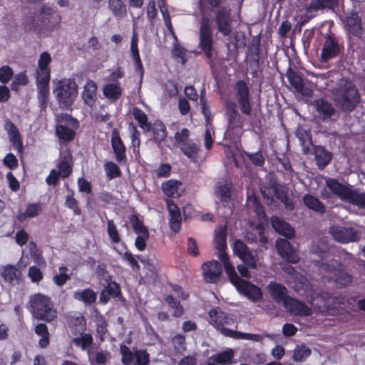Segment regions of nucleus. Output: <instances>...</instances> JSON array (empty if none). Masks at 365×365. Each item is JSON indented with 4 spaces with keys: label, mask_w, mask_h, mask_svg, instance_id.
Returning a JSON list of instances; mask_svg holds the SVG:
<instances>
[{
    "label": "nucleus",
    "mask_w": 365,
    "mask_h": 365,
    "mask_svg": "<svg viewBox=\"0 0 365 365\" xmlns=\"http://www.w3.org/2000/svg\"><path fill=\"white\" fill-rule=\"evenodd\" d=\"M166 302L173 309V315L175 317H179L182 314L183 309L182 306L180 305L179 302L173 296L167 297Z\"/></svg>",
    "instance_id": "obj_60"
},
{
    "label": "nucleus",
    "mask_w": 365,
    "mask_h": 365,
    "mask_svg": "<svg viewBox=\"0 0 365 365\" xmlns=\"http://www.w3.org/2000/svg\"><path fill=\"white\" fill-rule=\"evenodd\" d=\"M2 277L9 283H18L21 277V272L14 266L7 265L4 267L1 273Z\"/></svg>",
    "instance_id": "obj_36"
},
{
    "label": "nucleus",
    "mask_w": 365,
    "mask_h": 365,
    "mask_svg": "<svg viewBox=\"0 0 365 365\" xmlns=\"http://www.w3.org/2000/svg\"><path fill=\"white\" fill-rule=\"evenodd\" d=\"M209 322L210 324L219 329L223 335L226 336H234V331L225 327L226 325L234 324V319L220 309L214 308L209 312Z\"/></svg>",
    "instance_id": "obj_12"
},
{
    "label": "nucleus",
    "mask_w": 365,
    "mask_h": 365,
    "mask_svg": "<svg viewBox=\"0 0 365 365\" xmlns=\"http://www.w3.org/2000/svg\"><path fill=\"white\" fill-rule=\"evenodd\" d=\"M296 135L301 143L303 153L305 154L310 153L313 145L309 131L302 127H299L296 130Z\"/></svg>",
    "instance_id": "obj_32"
},
{
    "label": "nucleus",
    "mask_w": 365,
    "mask_h": 365,
    "mask_svg": "<svg viewBox=\"0 0 365 365\" xmlns=\"http://www.w3.org/2000/svg\"><path fill=\"white\" fill-rule=\"evenodd\" d=\"M167 207L169 212V222L170 229L178 232L180 229L182 216L178 206L170 200H166Z\"/></svg>",
    "instance_id": "obj_24"
},
{
    "label": "nucleus",
    "mask_w": 365,
    "mask_h": 365,
    "mask_svg": "<svg viewBox=\"0 0 365 365\" xmlns=\"http://www.w3.org/2000/svg\"><path fill=\"white\" fill-rule=\"evenodd\" d=\"M214 244L215 248L218 250L217 256L223 264L224 268L225 269V264H227V263L230 265H232L227 253L225 252V250L227 247L225 225H220L215 229Z\"/></svg>",
    "instance_id": "obj_17"
},
{
    "label": "nucleus",
    "mask_w": 365,
    "mask_h": 365,
    "mask_svg": "<svg viewBox=\"0 0 365 365\" xmlns=\"http://www.w3.org/2000/svg\"><path fill=\"white\" fill-rule=\"evenodd\" d=\"M41 205L38 203H31L27 205L24 212L19 211L17 219L24 221L26 218H31L38 216L41 212Z\"/></svg>",
    "instance_id": "obj_41"
},
{
    "label": "nucleus",
    "mask_w": 365,
    "mask_h": 365,
    "mask_svg": "<svg viewBox=\"0 0 365 365\" xmlns=\"http://www.w3.org/2000/svg\"><path fill=\"white\" fill-rule=\"evenodd\" d=\"M120 353L122 355L121 361L123 364L128 365L134 359V354H133L130 349L125 345L120 346Z\"/></svg>",
    "instance_id": "obj_57"
},
{
    "label": "nucleus",
    "mask_w": 365,
    "mask_h": 365,
    "mask_svg": "<svg viewBox=\"0 0 365 365\" xmlns=\"http://www.w3.org/2000/svg\"><path fill=\"white\" fill-rule=\"evenodd\" d=\"M181 183L179 181L170 180L163 183L162 190L168 197H178L180 194Z\"/></svg>",
    "instance_id": "obj_39"
},
{
    "label": "nucleus",
    "mask_w": 365,
    "mask_h": 365,
    "mask_svg": "<svg viewBox=\"0 0 365 365\" xmlns=\"http://www.w3.org/2000/svg\"><path fill=\"white\" fill-rule=\"evenodd\" d=\"M180 148L183 153L190 159L192 161L196 160L198 153V146L195 143L189 141L187 143L181 145Z\"/></svg>",
    "instance_id": "obj_49"
},
{
    "label": "nucleus",
    "mask_w": 365,
    "mask_h": 365,
    "mask_svg": "<svg viewBox=\"0 0 365 365\" xmlns=\"http://www.w3.org/2000/svg\"><path fill=\"white\" fill-rule=\"evenodd\" d=\"M55 87L53 93L61 103L67 106L71 104L78 94V86L74 80L63 78L53 81Z\"/></svg>",
    "instance_id": "obj_10"
},
{
    "label": "nucleus",
    "mask_w": 365,
    "mask_h": 365,
    "mask_svg": "<svg viewBox=\"0 0 365 365\" xmlns=\"http://www.w3.org/2000/svg\"><path fill=\"white\" fill-rule=\"evenodd\" d=\"M96 297V293L91 289L77 290L73 294L75 299L83 302L86 305L94 303Z\"/></svg>",
    "instance_id": "obj_38"
},
{
    "label": "nucleus",
    "mask_w": 365,
    "mask_h": 365,
    "mask_svg": "<svg viewBox=\"0 0 365 365\" xmlns=\"http://www.w3.org/2000/svg\"><path fill=\"white\" fill-rule=\"evenodd\" d=\"M134 365H145L149 361V355L144 351H136L134 354Z\"/></svg>",
    "instance_id": "obj_61"
},
{
    "label": "nucleus",
    "mask_w": 365,
    "mask_h": 365,
    "mask_svg": "<svg viewBox=\"0 0 365 365\" xmlns=\"http://www.w3.org/2000/svg\"><path fill=\"white\" fill-rule=\"evenodd\" d=\"M5 128L9 134L10 141L19 151H21L22 150V143L18 128L9 120L6 121Z\"/></svg>",
    "instance_id": "obj_35"
},
{
    "label": "nucleus",
    "mask_w": 365,
    "mask_h": 365,
    "mask_svg": "<svg viewBox=\"0 0 365 365\" xmlns=\"http://www.w3.org/2000/svg\"><path fill=\"white\" fill-rule=\"evenodd\" d=\"M68 269L65 266L59 267V273L53 276V282L58 286L63 285L67 280L69 279V276L66 273Z\"/></svg>",
    "instance_id": "obj_54"
},
{
    "label": "nucleus",
    "mask_w": 365,
    "mask_h": 365,
    "mask_svg": "<svg viewBox=\"0 0 365 365\" xmlns=\"http://www.w3.org/2000/svg\"><path fill=\"white\" fill-rule=\"evenodd\" d=\"M304 203L309 208L318 212L319 213H324L325 212V208L322 202L315 197L306 195L303 197Z\"/></svg>",
    "instance_id": "obj_46"
},
{
    "label": "nucleus",
    "mask_w": 365,
    "mask_h": 365,
    "mask_svg": "<svg viewBox=\"0 0 365 365\" xmlns=\"http://www.w3.org/2000/svg\"><path fill=\"white\" fill-rule=\"evenodd\" d=\"M189 135L190 132L187 128H183L180 131L176 132L175 133V140L177 145L180 147L181 145L189 142Z\"/></svg>",
    "instance_id": "obj_56"
},
{
    "label": "nucleus",
    "mask_w": 365,
    "mask_h": 365,
    "mask_svg": "<svg viewBox=\"0 0 365 365\" xmlns=\"http://www.w3.org/2000/svg\"><path fill=\"white\" fill-rule=\"evenodd\" d=\"M95 322L98 333L103 336L107 331V324L105 319L101 315L96 314Z\"/></svg>",
    "instance_id": "obj_64"
},
{
    "label": "nucleus",
    "mask_w": 365,
    "mask_h": 365,
    "mask_svg": "<svg viewBox=\"0 0 365 365\" xmlns=\"http://www.w3.org/2000/svg\"><path fill=\"white\" fill-rule=\"evenodd\" d=\"M267 289L271 297L278 303H282L292 314L299 316H310L311 308L304 303L287 297L286 288L280 284L270 283Z\"/></svg>",
    "instance_id": "obj_4"
},
{
    "label": "nucleus",
    "mask_w": 365,
    "mask_h": 365,
    "mask_svg": "<svg viewBox=\"0 0 365 365\" xmlns=\"http://www.w3.org/2000/svg\"><path fill=\"white\" fill-rule=\"evenodd\" d=\"M29 303L31 312L36 319L51 322L56 317V311L49 297L36 294L31 297Z\"/></svg>",
    "instance_id": "obj_8"
},
{
    "label": "nucleus",
    "mask_w": 365,
    "mask_h": 365,
    "mask_svg": "<svg viewBox=\"0 0 365 365\" xmlns=\"http://www.w3.org/2000/svg\"><path fill=\"white\" fill-rule=\"evenodd\" d=\"M51 62L50 53L43 52L38 58V66L35 72V78L38 91V101L41 108L46 106L49 96V81L51 70L49 64Z\"/></svg>",
    "instance_id": "obj_3"
},
{
    "label": "nucleus",
    "mask_w": 365,
    "mask_h": 365,
    "mask_svg": "<svg viewBox=\"0 0 365 365\" xmlns=\"http://www.w3.org/2000/svg\"><path fill=\"white\" fill-rule=\"evenodd\" d=\"M72 342L82 350H86L91 345L93 338L89 334H81V336L73 339Z\"/></svg>",
    "instance_id": "obj_50"
},
{
    "label": "nucleus",
    "mask_w": 365,
    "mask_h": 365,
    "mask_svg": "<svg viewBox=\"0 0 365 365\" xmlns=\"http://www.w3.org/2000/svg\"><path fill=\"white\" fill-rule=\"evenodd\" d=\"M225 272L230 282L235 287L237 290L242 293L247 299L255 302L262 298L261 289L255 284L241 279L236 272L233 265H230L227 263L225 264Z\"/></svg>",
    "instance_id": "obj_6"
},
{
    "label": "nucleus",
    "mask_w": 365,
    "mask_h": 365,
    "mask_svg": "<svg viewBox=\"0 0 365 365\" xmlns=\"http://www.w3.org/2000/svg\"><path fill=\"white\" fill-rule=\"evenodd\" d=\"M262 192L264 197H267V200H270L271 202H273L276 198L282 202L287 209L292 210L294 208V205L292 200L287 197V194L282 187H272L264 188L262 190Z\"/></svg>",
    "instance_id": "obj_19"
},
{
    "label": "nucleus",
    "mask_w": 365,
    "mask_h": 365,
    "mask_svg": "<svg viewBox=\"0 0 365 365\" xmlns=\"http://www.w3.org/2000/svg\"><path fill=\"white\" fill-rule=\"evenodd\" d=\"M337 4V0H312L309 6L307 11L310 12L314 10L322 9L324 8L332 9Z\"/></svg>",
    "instance_id": "obj_47"
},
{
    "label": "nucleus",
    "mask_w": 365,
    "mask_h": 365,
    "mask_svg": "<svg viewBox=\"0 0 365 365\" xmlns=\"http://www.w3.org/2000/svg\"><path fill=\"white\" fill-rule=\"evenodd\" d=\"M96 90L97 86L96 83L91 80L87 81L82 93L83 98L87 105L91 106L95 103L96 99Z\"/></svg>",
    "instance_id": "obj_34"
},
{
    "label": "nucleus",
    "mask_w": 365,
    "mask_h": 365,
    "mask_svg": "<svg viewBox=\"0 0 365 365\" xmlns=\"http://www.w3.org/2000/svg\"><path fill=\"white\" fill-rule=\"evenodd\" d=\"M311 349L304 344H298L293 350L292 359L296 362L306 360L311 354Z\"/></svg>",
    "instance_id": "obj_43"
},
{
    "label": "nucleus",
    "mask_w": 365,
    "mask_h": 365,
    "mask_svg": "<svg viewBox=\"0 0 365 365\" xmlns=\"http://www.w3.org/2000/svg\"><path fill=\"white\" fill-rule=\"evenodd\" d=\"M13 71L8 66H4L0 68V82L2 83H8L13 76Z\"/></svg>",
    "instance_id": "obj_62"
},
{
    "label": "nucleus",
    "mask_w": 365,
    "mask_h": 365,
    "mask_svg": "<svg viewBox=\"0 0 365 365\" xmlns=\"http://www.w3.org/2000/svg\"><path fill=\"white\" fill-rule=\"evenodd\" d=\"M204 279L208 283H215L220 277L222 267L220 264L215 260L204 263L202 265Z\"/></svg>",
    "instance_id": "obj_20"
},
{
    "label": "nucleus",
    "mask_w": 365,
    "mask_h": 365,
    "mask_svg": "<svg viewBox=\"0 0 365 365\" xmlns=\"http://www.w3.org/2000/svg\"><path fill=\"white\" fill-rule=\"evenodd\" d=\"M249 197L250 203H251V202L253 203V205H254L255 210V212H256L257 217L259 220V222L255 227V230L258 233V235L259 236L260 241L262 243H265L267 242V239L264 236H262V230H263L262 223H263V221H264V217H265L263 207L255 198L252 199L250 197Z\"/></svg>",
    "instance_id": "obj_29"
},
{
    "label": "nucleus",
    "mask_w": 365,
    "mask_h": 365,
    "mask_svg": "<svg viewBox=\"0 0 365 365\" xmlns=\"http://www.w3.org/2000/svg\"><path fill=\"white\" fill-rule=\"evenodd\" d=\"M108 7L117 18L122 19L126 16V6L122 0H108Z\"/></svg>",
    "instance_id": "obj_42"
},
{
    "label": "nucleus",
    "mask_w": 365,
    "mask_h": 365,
    "mask_svg": "<svg viewBox=\"0 0 365 365\" xmlns=\"http://www.w3.org/2000/svg\"><path fill=\"white\" fill-rule=\"evenodd\" d=\"M234 253L247 265L256 268L257 263V253L250 250L245 244L240 240H235L232 246Z\"/></svg>",
    "instance_id": "obj_15"
},
{
    "label": "nucleus",
    "mask_w": 365,
    "mask_h": 365,
    "mask_svg": "<svg viewBox=\"0 0 365 365\" xmlns=\"http://www.w3.org/2000/svg\"><path fill=\"white\" fill-rule=\"evenodd\" d=\"M287 78L290 84L294 87L295 91L306 97H311L312 90L310 88L305 87L303 84L302 79L296 72L290 70L287 72Z\"/></svg>",
    "instance_id": "obj_25"
},
{
    "label": "nucleus",
    "mask_w": 365,
    "mask_h": 365,
    "mask_svg": "<svg viewBox=\"0 0 365 365\" xmlns=\"http://www.w3.org/2000/svg\"><path fill=\"white\" fill-rule=\"evenodd\" d=\"M68 324L71 332L75 334H81L86 329V320L83 316L78 312L71 313L68 317Z\"/></svg>",
    "instance_id": "obj_26"
},
{
    "label": "nucleus",
    "mask_w": 365,
    "mask_h": 365,
    "mask_svg": "<svg viewBox=\"0 0 365 365\" xmlns=\"http://www.w3.org/2000/svg\"><path fill=\"white\" fill-rule=\"evenodd\" d=\"M276 248L279 255L291 263H297L299 257L297 252L293 249L290 243L284 239H278L276 241Z\"/></svg>",
    "instance_id": "obj_21"
},
{
    "label": "nucleus",
    "mask_w": 365,
    "mask_h": 365,
    "mask_svg": "<svg viewBox=\"0 0 365 365\" xmlns=\"http://www.w3.org/2000/svg\"><path fill=\"white\" fill-rule=\"evenodd\" d=\"M134 118L138 122L140 127L145 131L150 130L151 125L148 122L146 114L138 108H134L132 110Z\"/></svg>",
    "instance_id": "obj_48"
},
{
    "label": "nucleus",
    "mask_w": 365,
    "mask_h": 365,
    "mask_svg": "<svg viewBox=\"0 0 365 365\" xmlns=\"http://www.w3.org/2000/svg\"><path fill=\"white\" fill-rule=\"evenodd\" d=\"M326 185L331 192L337 195L341 200L355 205L359 207L365 208V193L352 190L334 179L327 180Z\"/></svg>",
    "instance_id": "obj_9"
},
{
    "label": "nucleus",
    "mask_w": 365,
    "mask_h": 365,
    "mask_svg": "<svg viewBox=\"0 0 365 365\" xmlns=\"http://www.w3.org/2000/svg\"><path fill=\"white\" fill-rule=\"evenodd\" d=\"M232 357L233 351L232 349H227L222 353L212 356L210 360L217 362L220 365H224L229 363Z\"/></svg>",
    "instance_id": "obj_51"
},
{
    "label": "nucleus",
    "mask_w": 365,
    "mask_h": 365,
    "mask_svg": "<svg viewBox=\"0 0 365 365\" xmlns=\"http://www.w3.org/2000/svg\"><path fill=\"white\" fill-rule=\"evenodd\" d=\"M339 46L330 36L325 38L320 56L321 61L326 62L337 56L339 53Z\"/></svg>",
    "instance_id": "obj_23"
},
{
    "label": "nucleus",
    "mask_w": 365,
    "mask_h": 365,
    "mask_svg": "<svg viewBox=\"0 0 365 365\" xmlns=\"http://www.w3.org/2000/svg\"><path fill=\"white\" fill-rule=\"evenodd\" d=\"M312 257L314 265L317 267L319 274L329 279H333L337 283L345 286L351 282V277L341 272V264L337 260H329L327 254V247L322 242V246L313 245L311 250Z\"/></svg>",
    "instance_id": "obj_2"
},
{
    "label": "nucleus",
    "mask_w": 365,
    "mask_h": 365,
    "mask_svg": "<svg viewBox=\"0 0 365 365\" xmlns=\"http://www.w3.org/2000/svg\"><path fill=\"white\" fill-rule=\"evenodd\" d=\"M103 93L107 98L117 100L122 94V89L118 84L108 83L103 87Z\"/></svg>",
    "instance_id": "obj_45"
},
{
    "label": "nucleus",
    "mask_w": 365,
    "mask_h": 365,
    "mask_svg": "<svg viewBox=\"0 0 365 365\" xmlns=\"http://www.w3.org/2000/svg\"><path fill=\"white\" fill-rule=\"evenodd\" d=\"M103 276L106 282L108 284L106 292L112 297H117L120 294V289L119 285L115 282H109L110 277L106 272H103Z\"/></svg>",
    "instance_id": "obj_52"
},
{
    "label": "nucleus",
    "mask_w": 365,
    "mask_h": 365,
    "mask_svg": "<svg viewBox=\"0 0 365 365\" xmlns=\"http://www.w3.org/2000/svg\"><path fill=\"white\" fill-rule=\"evenodd\" d=\"M346 28L349 33L355 36L361 34V23L357 14H351L346 18Z\"/></svg>",
    "instance_id": "obj_44"
},
{
    "label": "nucleus",
    "mask_w": 365,
    "mask_h": 365,
    "mask_svg": "<svg viewBox=\"0 0 365 365\" xmlns=\"http://www.w3.org/2000/svg\"><path fill=\"white\" fill-rule=\"evenodd\" d=\"M107 232L113 243L117 244L120 241L117 227L112 220H108L107 222Z\"/></svg>",
    "instance_id": "obj_53"
},
{
    "label": "nucleus",
    "mask_w": 365,
    "mask_h": 365,
    "mask_svg": "<svg viewBox=\"0 0 365 365\" xmlns=\"http://www.w3.org/2000/svg\"><path fill=\"white\" fill-rule=\"evenodd\" d=\"M314 153L317 164L320 169H323L331 159V153L323 147L314 148Z\"/></svg>",
    "instance_id": "obj_37"
},
{
    "label": "nucleus",
    "mask_w": 365,
    "mask_h": 365,
    "mask_svg": "<svg viewBox=\"0 0 365 365\" xmlns=\"http://www.w3.org/2000/svg\"><path fill=\"white\" fill-rule=\"evenodd\" d=\"M212 6L219 5L218 9L215 12V22L217 24V30L222 35H229L232 31L231 20H230V4L223 2L220 3V0H208Z\"/></svg>",
    "instance_id": "obj_11"
},
{
    "label": "nucleus",
    "mask_w": 365,
    "mask_h": 365,
    "mask_svg": "<svg viewBox=\"0 0 365 365\" xmlns=\"http://www.w3.org/2000/svg\"><path fill=\"white\" fill-rule=\"evenodd\" d=\"M232 185L228 181L220 182L215 188V196L222 203H227L231 199Z\"/></svg>",
    "instance_id": "obj_33"
},
{
    "label": "nucleus",
    "mask_w": 365,
    "mask_h": 365,
    "mask_svg": "<svg viewBox=\"0 0 365 365\" xmlns=\"http://www.w3.org/2000/svg\"><path fill=\"white\" fill-rule=\"evenodd\" d=\"M58 123L56 133L59 139L64 141L72 140L74 138L75 130L78 127L77 121L67 115H62L58 116Z\"/></svg>",
    "instance_id": "obj_13"
},
{
    "label": "nucleus",
    "mask_w": 365,
    "mask_h": 365,
    "mask_svg": "<svg viewBox=\"0 0 365 365\" xmlns=\"http://www.w3.org/2000/svg\"><path fill=\"white\" fill-rule=\"evenodd\" d=\"M284 273L290 276L288 282L293 284V288L299 294L309 297L310 304L318 312L338 309L335 303V298L331 297L327 292L319 293L314 290L307 282L305 277L297 273L293 267L286 265L283 267Z\"/></svg>",
    "instance_id": "obj_1"
},
{
    "label": "nucleus",
    "mask_w": 365,
    "mask_h": 365,
    "mask_svg": "<svg viewBox=\"0 0 365 365\" xmlns=\"http://www.w3.org/2000/svg\"><path fill=\"white\" fill-rule=\"evenodd\" d=\"M106 175L110 179H113L120 175L119 168L113 162H108L104 165Z\"/></svg>",
    "instance_id": "obj_55"
},
{
    "label": "nucleus",
    "mask_w": 365,
    "mask_h": 365,
    "mask_svg": "<svg viewBox=\"0 0 365 365\" xmlns=\"http://www.w3.org/2000/svg\"><path fill=\"white\" fill-rule=\"evenodd\" d=\"M55 13L54 10L49 6H43L40 12L38 20H41L42 26L46 27L48 30L53 31L56 28H58L61 21V16L58 15L56 17V23L52 24L48 19V17L53 15Z\"/></svg>",
    "instance_id": "obj_27"
},
{
    "label": "nucleus",
    "mask_w": 365,
    "mask_h": 365,
    "mask_svg": "<svg viewBox=\"0 0 365 365\" xmlns=\"http://www.w3.org/2000/svg\"><path fill=\"white\" fill-rule=\"evenodd\" d=\"M199 2L201 10L199 48L203 51L207 58L210 59L213 55V38L211 21L205 14L203 0H200Z\"/></svg>",
    "instance_id": "obj_7"
},
{
    "label": "nucleus",
    "mask_w": 365,
    "mask_h": 365,
    "mask_svg": "<svg viewBox=\"0 0 365 365\" xmlns=\"http://www.w3.org/2000/svg\"><path fill=\"white\" fill-rule=\"evenodd\" d=\"M175 349L178 352L185 350V339L182 334H176L172 339Z\"/></svg>",
    "instance_id": "obj_59"
},
{
    "label": "nucleus",
    "mask_w": 365,
    "mask_h": 365,
    "mask_svg": "<svg viewBox=\"0 0 365 365\" xmlns=\"http://www.w3.org/2000/svg\"><path fill=\"white\" fill-rule=\"evenodd\" d=\"M154 138L158 141H162L166 138L165 126L162 123H157L154 125Z\"/></svg>",
    "instance_id": "obj_58"
},
{
    "label": "nucleus",
    "mask_w": 365,
    "mask_h": 365,
    "mask_svg": "<svg viewBox=\"0 0 365 365\" xmlns=\"http://www.w3.org/2000/svg\"><path fill=\"white\" fill-rule=\"evenodd\" d=\"M235 89L241 111L244 114H250L251 108L249 100V91L246 83L243 81H238L235 85Z\"/></svg>",
    "instance_id": "obj_18"
},
{
    "label": "nucleus",
    "mask_w": 365,
    "mask_h": 365,
    "mask_svg": "<svg viewBox=\"0 0 365 365\" xmlns=\"http://www.w3.org/2000/svg\"><path fill=\"white\" fill-rule=\"evenodd\" d=\"M138 36L137 32L135 31V29L133 31V36L131 38L130 41V51L131 53V56L134 61V66H135V71L139 74L140 76V82L143 80V66L140 59L138 46Z\"/></svg>",
    "instance_id": "obj_22"
},
{
    "label": "nucleus",
    "mask_w": 365,
    "mask_h": 365,
    "mask_svg": "<svg viewBox=\"0 0 365 365\" xmlns=\"http://www.w3.org/2000/svg\"><path fill=\"white\" fill-rule=\"evenodd\" d=\"M332 96L336 105L346 111L352 110L359 103L358 91L352 82L341 79L333 89Z\"/></svg>",
    "instance_id": "obj_5"
},
{
    "label": "nucleus",
    "mask_w": 365,
    "mask_h": 365,
    "mask_svg": "<svg viewBox=\"0 0 365 365\" xmlns=\"http://www.w3.org/2000/svg\"><path fill=\"white\" fill-rule=\"evenodd\" d=\"M128 129L130 134L133 146L138 148L140 144V133L138 131L137 128L133 123L129 124Z\"/></svg>",
    "instance_id": "obj_63"
},
{
    "label": "nucleus",
    "mask_w": 365,
    "mask_h": 365,
    "mask_svg": "<svg viewBox=\"0 0 365 365\" xmlns=\"http://www.w3.org/2000/svg\"><path fill=\"white\" fill-rule=\"evenodd\" d=\"M56 170L62 178H66L70 175L72 170V160L70 153H67L60 159Z\"/></svg>",
    "instance_id": "obj_40"
},
{
    "label": "nucleus",
    "mask_w": 365,
    "mask_h": 365,
    "mask_svg": "<svg viewBox=\"0 0 365 365\" xmlns=\"http://www.w3.org/2000/svg\"><path fill=\"white\" fill-rule=\"evenodd\" d=\"M234 103L227 104V114L228 118V128L226 134L229 136H237L242 132L243 120L235 109Z\"/></svg>",
    "instance_id": "obj_14"
},
{
    "label": "nucleus",
    "mask_w": 365,
    "mask_h": 365,
    "mask_svg": "<svg viewBox=\"0 0 365 365\" xmlns=\"http://www.w3.org/2000/svg\"><path fill=\"white\" fill-rule=\"evenodd\" d=\"M111 144L116 160L118 162L124 160L126 156L125 147L115 130L112 133Z\"/></svg>",
    "instance_id": "obj_28"
},
{
    "label": "nucleus",
    "mask_w": 365,
    "mask_h": 365,
    "mask_svg": "<svg viewBox=\"0 0 365 365\" xmlns=\"http://www.w3.org/2000/svg\"><path fill=\"white\" fill-rule=\"evenodd\" d=\"M330 233L335 240L341 243L356 242L361 238V233L359 231L339 225L331 227Z\"/></svg>",
    "instance_id": "obj_16"
},
{
    "label": "nucleus",
    "mask_w": 365,
    "mask_h": 365,
    "mask_svg": "<svg viewBox=\"0 0 365 365\" xmlns=\"http://www.w3.org/2000/svg\"><path fill=\"white\" fill-rule=\"evenodd\" d=\"M271 223L272 227L279 234L282 235L287 237H292L294 236V229L284 220L278 217H273L271 220Z\"/></svg>",
    "instance_id": "obj_30"
},
{
    "label": "nucleus",
    "mask_w": 365,
    "mask_h": 365,
    "mask_svg": "<svg viewBox=\"0 0 365 365\" xmlns=\"http://www.w3.org/2000/svg\"><path fill=\"white\" fill-rule=\"evenodd\" d=\"M314 106L319 118L323 120L331 118L335 113V109L331 104L323 99L317 100Z\"/></svg>",
    "instance_id": "obj_31"
}]
</instances>
